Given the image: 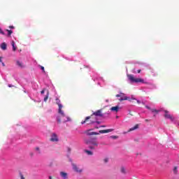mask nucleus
I'll return each instance as SVG.
<instances>
[{
    "label": "nucleus",
    "mask_w": 179,
    "mask_h": 179,
    "mask_svg": "<svg viewBox=\"0 0 179 179\" xmlns=\"http://www.w3.org/2000/svg\"><path fill=\"white\" fill-rule=\"evenodd\" d=\"M0 62L2 63V57H0Z\"/></svg>",
    "instance_id": "nucleus-34"
},
{
    "label": "nucleus",
    "mask_w": 179,
    "mask_h": 179,
    "mask_svg": "<svg viewBox=\"0 0 179 179\" xmlns=\"http://www.w3.org/2000/svg\"><path fill=\"white\" fill-rule=\"evenodd\" d=\"M104 163H108V158H105L103 159Z\"/></svg>",
    "instance_id": "nucleus-26"
},
{
    "label": "nucleus",
    "mask_w": 179,
    "mask_h": 179,
    "mask_svg": "<svg viewBox=\"0 0 179 179\" xmlns=\"http://www.w3.org/2000/svg\"><path fill=\"white\" fill-rule=\"evenodd\" d=\"M95 124H101V122L97 121V120H96V122H95Z\"/></svg>",
    "instance_id": "nucleus-30"
},
{
    "label": "nucleus",
    "mask_w": 179,
    "mask_h": 179,
    "mask_svg": "<svg viewBox=\"0 0 179 179\" xmlns=\"http://www.w3.org/2000/svg\"><path fill=\"white\" fill-rule=\"evenodd\" d=\"M137 103L139 104V103H141V101H137Z\"/></svg>",
    "instance_id": "nucleus-42"
},
{
    "label": "nucleus",
    "mask_w": 179,
    "mask_h": 179,
    "mask_svg": "<svg viewBox=\"0 0 179 179\" xmlns=\"http://www.w3.org/2000/svg\"><path fill=\"white\" fill-rule=\"evenodd\" d=\"M122 93H120V94H116V97H122Z\"/></svg>",
    "instance_id": "nucleus-28"
},
{
    "label": "nucleus",
    "mask_w": 179,
    "mask_h": 179,
    "mask_svg": "<svg viewBox=\"0 0 179 179\" xmlns=\"http://www.w3.org/2000/svg\"><path fill=\"white\" fill-rule=\"evenodd\" d=\"M145 122H149V120H148V119H145Z\"/></svg>",
    "instance_id": "nucleus-36"
},
{
    "label": "nucleus",
    "mask_w": 179,
    "mask_h": 179,
    "mask_svg": "<svg viewBox=\"0 0 179 179\" xmlns=\"http://www.w3.org/2000/svg\"><path fill=\"white\" fill-rule=\"evenodd\" d=\"M6 31H8V36H10V35L12 34V33H13V30H9V29H6Z\"/></svg>",
    "instance_id": "nucleus-21"
},
{
    "label": "nucleus",
    "mask_w": 179,
    "mask_h": 179,
    "mask_svg": "<svg viewBox=\"0 0 179 179\" xmlns=\"http://www.w3.org/2000/svg\"><path fill=\"white\" fill-rule=\"evenodd\" d=\"M139 128V124H136L134 127H131L129 129L128 132H131L132 131H135L136 129H138Z\"/></svg>",
    "instance_id": "nucleus-13"
},
{
    "label": "nucleus",
    "mask_w": 179,
    "mask_h": 179,
    "mask_svg": "<svg viewBox=\"0 0 179 179\" xmlns=\"http://www.w3.org/2000/svg\"><path fill=\"white\" fill-rule=\"evenodd\" d=\"M9 87H12V85H8Z\"/></svg>",
    "instance_id": "nucleus-43"
},
{
    "label": "nucleus",
    "mask_w": 179,
    "mask_h": 179,
    "mask_svg": "<svg viewBox=\"0 0 179 179\" xmlns=\"http://www.w3.org/2000/svg\"><path fill=\"white\" fill-rule=\"evenodd\" d=\"M1 64H2L3 66H5V63L1 62Z\"/></svg>",
    "instance_id": "nucleus-38"
},
{
    "label": "nucleus",
    "mask_w": 179,
    "mask_h": 179,
    "mask_svg": "<svg viewBox=\"0 0 179 179\" xmlns=\"http://www.w3.org/2000/svg\"><path fill=\"white\" fill-rule=\"evenodd\" d=\"M173 173L175 174H177V166H175L174 169H173Z\"/></svg>",
    "instance_id": "nucleus-24"
},
{
    "label": "nucleus",
    "mask_w": 179,
    "mask_h": 179,
    "mask_svg": "<svg viewBox=\"0 0 179 179\" xmlns=\"http://www.w3.org/2000/svg\"><path fill=\"white\" fill-rule=\"evenodd\" d=\"M120 110V106H113L110 108V111H113L115 113H118Z\"/></svg>",
    "instance_id": "nucleus-11"
},
{
    "label": "nucleus",
    "mask_w": 179,
    "mask_h": 179,
    "mask_svg": "<svg viewBox=\"0 0 179 179\" xmlns=\"http://www.w3.org/2000/svg\"><path fill=\"white\" fill-rule=\"evenodd\" d=\"M124 100L131 101V99L129 97L125 96V94L122 93V96L119 99V101H124Z\"/></svg>",
    "instance_id": "nucleus-9"
},
{
    "label": "nucleus",
    "mask_w": 179,
    "mask_h": 179,
    "mask_svg": "<svg viewBox=\"0 0 179 179\" xmlns=\"http://www.w3.org/2000/svg\"><path fill=\"white\" fill-rule=\"evenodd\" d=\"M9 28H10V29H15V27H13V26H10Z\"/></svg>",
    "instance_id": "nucleus-33"
},
{
    "label": "nucleus",
    "mask_w": 179,
    "mask_h": 179,
    "mask_svg": "<svg viewBox=\"0 0 179 179\" xmlns=\"http://www.w3.org/2000/svg\"><path fill=\"white\" fill-rule=\"evenodd\" d=\"M56 100L59 101L57 102V104L59 107L58 113L59 114L57 116V124H61L62 122H68V121H71V117L64 113V111L62 110V104L59 103V99H57Z\"/></svg>",
    "instance_id": "nucleus-1"
},
{
    "label": "nucleus",
    "mask_w": 179,
    "mask_h": 179,
    "mask_svg": "<svg viewBox=\"0 0 179 179\" xmlns=\"http://www.w3.org/2000/svg\"><path fill=\"white\" fill-rule=\"evenodd\" d=\"M85 153H87L90 156H92L93 155V152H92L90 150H85Z\"/></svg>",
    "instance_id": "nucleus-20"
},
{
    "label": "nucleus",
    "mask_w": 179,
    "mask_h": 179,
    "mask_svg": "<svg viewBox=\"0 0 179 179\" xmlns=\"http://www.w3.org/2000/svg\"><path fill=\"white\" fill-rule=\"evenodd\" d=\"M60 176L62 177V178H64V179H68V173H65V172H60Z\"/></svg>",
    "instance_id": "nucleus-12"
},
{
    "label": "nucleus",
    "mask_w": 179,
    "mask_h": 179,
    "mask_svg": "<svg viewBox=\"0 0 179 179\" xmlns=\"http://www.w3.org/2000/svg\"><path fill=\"white\" fill-rule=\"evenodd\" d=\"M141 70H138L137 71L138 73H141Z\"/></svg>",
    "instance_id": "nucleus-35"
},
{
    "label": "nucleus",
    "mask_w": 179,
    "mask_h": 179,
    "mask_svg": "<svg viewBox=\"0 0 179 179\" xmlns=\"http://www.w3.org/2000/svg\"><path fill=\"white\" fill-rule=\"evenodd\" d=\"M0 34H3V36H4L5 32H3V31H2V29H0Z\"/></svg>",
    "instance_id": "nucleus-27"
},
{
    "label": "nucleus",
    "mask_w": 179,
    "mask_h": 179,
    "mask_svg": "<svg viewBox=\"0 0 179 179\" xmlns=\"http://www.w3.org/2000/svg\"><path fill=\"white\" fill-rule=\"evenodd\" d=\"M145 108H147L148 110H152V108H150V107H149L148 106H145Z\"/></svg>",
    "instance_id": "nucleus-31"
},
{
    "label": "nucleus",
    "mask_w": 179,
    "mask_h": 179,
    "mask_svg": "<svg viewBox=\"0 0 179 179\" xmlns=\"http://www.w3.org/2000/svg\"><path fill=\"white\" fill-rule=\"evenodd\" d=\"M45 92V89H43L41 92V94H44Z\"/></svg>",
    "instance_id": "nucleus-29"
},
{
    "label": "nucleus",
    "mask_w": 179,
    "mask_h": 179,
    "mask_svg": "<svg viewBox=\"0 0 179 179\" xmlns=\"http://www.w3.org/2000/svg\"><path fill=\"white\" fill-rule=\"evenodd\" d=\"M1 50H3L5 51V50H6V47H7V45H6V43L3 42L0 45Z\"/></svg>",
    "instance_id": "nucleus-14"
},
{
    "label": "nucleus",
    "mask_w": 179,
    "mask_h": 179,
    "mask_svg": "<svg viewBox=\"0 0 179 179\" xmlns=\"http://www.w3.org/2000/svg\"><path fill=\"white\" fill-rule=\"evenodd\" d=\"M50 141H51V142H58V136H57V134L55 133H53L52 134Z\"/></svg>",
    "instance_id": "nucleus-10"
},
{
    "label": "nucleus",
    "mask_w": 179,
    "mask_h": 179,
    "mask_svg": "<svg viewBox=\"0 0 179 179\" xmlns=\"http://www.w3.org/2000/svg\"><path fill=\"white\" fill-rule=\"evenodd\" d=\"M114 131V129H108L106 130H100L99 133L92 131V129L87 130L85 131L86 135L88 136H92V135H100V134H108V132H113Z\"/></svg>",
    "instance_id": "nucleus-3"
},
{
    "label": "nucleus",
    "mask_w": 179,
    "mask_h": 179,
    "mask_svg": "<svg viewBox=\"0 0 179 179\" xmlns=\"http://www.w3.org/2000/svg\"><path fill=\"white\" fill-rule=\"evenodd\" d=\"M120 171H121V173H122V174H127V170L125 169V168L124 166L121 167Z\"/></svg>",
    "instance_id": "nucleus-15"
},
{
    "label": "nucleus",
    "mask_w": 179,
    "mask_h": 179,
    "mask_svg": "<svg viewBox=\"0 0 179 179\" xmlns=\"http://www.w3.org/2000/svg\"><path fill=\"white\" fill-rule=\"evenodd\" d=\"M50 95V92L48 90H47V94L45 96V97L44 98V101H47L48 100V96Z\"/></svg>",
    "instance_id": "nucleus-16"
},
{
    "label": "nucleus",
    "mask_w": 179,
    "mask_h": 179,
    "mask_svg": "<svg viewBox=\"0 0 179 179\" xmlns=\"http://www.w3.org/2000/svg\"><path fill=\"white\" fill-rule=\"evenodd\" d=\"M17 65L20 66V68H23V64L20 61H17Z\"/></svg>",
    "instance_id": "nucleus-19"
},
{
    "label": "nucleus",
    "mask_w": 179,
    "mask_h": 179,
    "mask_svg": "<svg viewBox=\"0 0 179 179\" xmlns=\"http://www.w3.org/2000/svg\"><path fill=\"white\" fill-rule=\"evenodd\" d=\"M20 177L21 179H24V176H23V174L22 173H20Z\"/></svg>",
    "instance_id": "nucleus-25"
},
{
    "label": "nucleus",
    "mask_w": 179,
    "mask_h": 179,
    "mask_svg": "<svg viewBox=\"0 0 179 179\" xmlns=\"http://www.w3.org/2000/svg\"><path fill=\"white\" fill-rule=\"evenodd\" d=\"M49 179H52V176H49Z\"/></svg>",
    "instance_id": "nucleus-41"
},
{
    "label": "nucleus",
    "mask_w": 179,
    "mask_h": 179,
    "mask_svg": "<svg viewBox=\"0 0 179 179\" xmlns=\"http://www.w3.org/2000/svg\"><path fill=\"white\" fill-rule=\"evenodd\" d=\"M127 76L131 83H143L144 82L143 79L142 78H135L134 75H128Z\"/></svg>",
    "instance_id": "nucleus-6"
},
{
    "label": "nucleus",
    "mask_w": 179,
    "mask_h": 179,
    "mask_svg": "<svg viewBox=\"0 0 179 179\" xmlns=\"http://www.w3.org/2000/svg\"><path fill=\"white\" fill-rule=\"evenodd\" d=\"M40 66L41 69L43 71V72L44 73H45V70L44 69V66Z\"/></svg>",
    "instance_id": "nucleus-23"
},
{
    "label": "nucleus",
    "mask_w": 179,
    "mask_h": 179,
    "mask_svg": "<svg viewBox=\"0 0 179 179\" xmlns=\"http://www.w3.org/2000/svg\"><path fill=\"white\" fill-rule=\"evenodd\" d=\"M113 139H117V136H113Z\"/></svg>",
    "instance_id": "nucleus-39"
},
{
    "label": "nucleus",
    "mask_w": 179,
    "mask_h": 179,
    "mask_svg": "<svg viewBox=\"0 0 179 179\" xmlns=\"http://www.w3.org/2000/svg\"><path fill=\"white\" fill-rule=\"evenodd\" d=\"M85 143L88 145L89 149L91 150H94V149L99 147V142H97L96 138L85 140Z\"/></svg>",
    "instance_id": "nucleus-2"
},
{
    "label": "nucleus",
    "mask_w": 179,
    "mask_h": 179,
    "mask_svg": "<svg viewBox=\"0 0 179 179\" xmlns=\"http://www.w3.org/2000/svg\"><path fill=\"white\" fill-rule=\"evenodd\" d=\"M92 115L94 117V118H97V117H101L102 118H104L105 115H108V113H104L103 112V109H99L94 112Z\"/></svg>",
    "instance_id": "nucleus-5"
},
{
    "label": "nucleus",
    "mask_w": 179,
    "mask_h": 179,
    "mask_svg": "<svg viewBox=\"0 0 179 179\" xmlns=\"http://www.w3.org/2000/svg\"><path fill=\"white\" fill-rule=\"evenodd\" d=\"M99 128H106V125H101L99 127Z\"/></svg>",
    "instance_id": "nucleus-32"
},
{
    "label": "nucleus",
    "mask_w": 179,
    "mask_h": 179,
    "mask_svg": "<svg viewBox=\"0 0 179 179\" xmlns=\"http://www.w3.org/2000/svg\"><path fill=\"white\" fill-rule=\"evenodd\" d=\"M152 113H156L157 114L159 113V110L156 109H151Z\"/></svg>",
    "instance_id": "nucleus-22"
},
{
    "label": "nucleus",
    "mask_w": 179,
    "mask_h": 179,
    "mask_svg": "<svg viewBox=\"0 0 179 179\" xmlns=\"http://www.w3.org/2000/svg\"><path fill=\"white\" fill-rule=\"evenodd\" d=\"M35 150L36 152H37L38 155H41V150H40V148L38 147L35 148Z\"/></svg>",
    "instance_id": "nucleus-17"
},
{
    "label": "nucleus",
    "mask_w": 179,
    "mask_h": 179,
    "mask_svg": "<svg viewBox=\"0 0 179 179\" xmlns=\"http://www.w3.org/2000/svg\"><path fill=\"white\" fill-rule=\"evenodd\" d=\"M96 121H97V117H94L92 115L90 116H87L85 117L84 121L81 122V124H87V125H92V124H96Z\"/></svg>",
    "instance_id": "nucleus-4"
},
{
    "label": "nucleus",
    "mask_w": 179,
    "mask_h": 179,
    "mask_svg": "<svg viewBox=\"0 0 179 179\" xmlns=\"http://www.w3.org/2000/svg\"><path fill=\"white\" fill-rule=\"evenodd\" d=\"M11 45L13 47V50L16 51V46H15V41H12Z\"/></svg>",
    "instance_id": "nucleus-18"
},
{
    "label": "nucleus",
    "mask_w": 179,
    "mask_h": 179,
    "mask_svg": "<svg viewBox=\"0 0 179 179\" xmlns=\"http://www.w3.org/2000/svg\"><path fill=\"white\" fill-rule=\"evenodd\" d=\"M95 129H99V127L96 126V127H95Z\"/></svg>",
    "instance_id": "nucleus-40"
},
{
    "label": "nucleus",
    "mask_w": 179,
    "mask_h": 179,
    "mask_svg": "<svg viewBox=\"0 0 179 179\" xmlns=\"http://www.w3.org/2000/svg\"><path fill=\"white\" fill-rule=\"evenodd\" d=\"M71 166L73 167V170L76 171V173H82V171H83V170L79 169V167H78V165H76V164L73 162L71 163Z\"/></svg>",
    "instance_id": "nucleus-8"
},
{
    "label": "nucleus",
    "mask_w": 179,
    "mask_h": 179,
    "mask_svg": "<svg viewBox=\"0 0 179 179\" xmlns=\"http://www.w3.org/2000/svg\"><path fill=\"white\" fill-rule=\"evenodd\" d=\"M132 100H136V99L134 98V96L131 97Z\"/></svg>",
    "instance_id": "nucleus-37"
},
{
    "label": "nucleus",
    "mask_w": 179,
    "mask_h": 179,
    "mask_svg": "<svg viewBox=\"0 0 179 179\" xmlns=\"http://www.w3.org/2000/svg\"><path fill=\"white\" fill-rule=\"evenodd\" d=\"M164 118H166L167 120H171V121H174V117L170 114V112L168 110H164Z\"/></svg>",
    "instance_id": "nucleus-7"
}]
</instances>
